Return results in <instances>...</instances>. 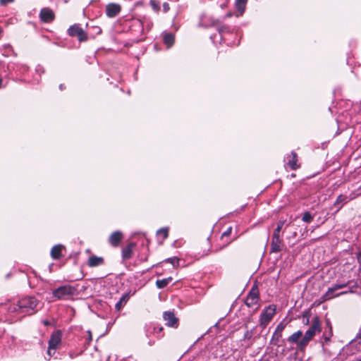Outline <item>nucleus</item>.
Returning <instances> with one entry per match:
<instances>
[{
  "label": "nucleus",
  "instance_id": "nucleus-22",
  "mask_svg": "<svg viewBox=\"0 0 361 361\" xmlns=\"http://www.w3.org/2000/svg\"><path fill=\"white\" fill-rule=\"evenodd\" d=\"M348 202V197L346 195H340L338 196L336 202H334V206L338 207L337 211H338Z\"/></svg>",
  "mask_w": 361,
  "mask_h": 361
},
{
  "label": "nucleus",
  "instance_id": "nucleus-36",
  "mask_svg": "<svg viewBox=\"0 0 361 361\" xmlns=\"http://www.w3.org/2000/svg\"><path fill=\"white\" fill-rule=\"evenodd\" d=\"M357 260L359 264V269L361 270V252H358L357 255Z\"/></svg>",
  "mask_w": 361,
  "mask_h": 361
},
{
  "label": "nucleus",
  "instance_id": "nucleus-31",
  "mask_svg": "<svg viewBox=\"0 0 361 361\" xmlns=\"http://www.w3.org/2000/svg\"><path fill=\"white\" fill-rule=\"evenodd\" d=\"M310 313L309 312H305L302 314V319H303L302 322L305 325H307L310 323Z\"/></svg>",
  "mask_w": 361,
  "mask_h": 361
},
{
  "label": "nucleus",
  "instance_id": "nucleus-48",
  "mask_svg": "<svg viewBox=\"0 0 361 361\" xmlns=\"http://www.w3.org/2000/svg\"><path fill=\"white\" fill-rule=\"evenodd\" d=\"M356 361H361V357L358 360H357Z\"/></svg>",
  "mask_w": 361,
  "mask_h": 361
},
{
  "label": "nucleus",
  "instance_id": "nucleus-5",
  "mask_svg": "<svg viewBox=\"0 0 361 361\" xmlns=\"http://www.w3.org/2000/svg\"><path fill=\"white\" fill-rule=\"evenodd\" d=\"M276 312V307L274 305H269L264 310L259 317V326L264 329L267 327L268 324L271 321L274 315Z\"/></svg>",
  "mask_w": 361,
  "mask_h": 361
},
{
  "label": "nucleus",
  "instance_id": "nucleus-18",
  "mask_svg": "<svg viewBox=\"0 0 361 361\" xmlns=\"http://www.w3.org/2000/svg\"><path fill=\"white\" fill-rule=\"evenodd\" d=\"M219 20L212 17L204 16L202 17L200 21L201 25L207 27L210 26H215L218 25Z\"/></svg>",
  "mask_w": 361,
  "mask_h": 361
},
{
  "label": "nucleus",
  "instance_id": "nucleus-47",
  "mask_svg": "<svg viewBox=\"0 0 361 361\" xmlns=\"http://www.w3.org/2000/svg\"><path fill=\"white\" fill-rule=\"evenodd\" d=\"M139 23L142 26V22L141 20H138Z\"/></svg>",
  "mask_w": 361,
  "mask_h": 361
},
{
  "label": "nucleus",
  "instance_id": "nucleus-16",
  "mask_svg": "<svg viewBox=\"0 0 361 361\" xmlns=\"http://www.w3.org/2000/svg\"><path fill=\"white\" fill-rule=\"evenodd\" d=\"M302 331H298L295 333H293L292 335H290L287 341L290 343H295L298 345V348L300 350V340L302 338Z\"/></svg>",
  "mask_w": 361,
  "mask_h": 361
},
{
  "label": "nucleus",
  "instance_id": "nucleus-2",
  "mask_svg": "<svg viewBox=\"0 0 361 361\" xmlns=\"http://www.w3.org/2000/svg\"><path fill=\"white\" fill-rule=\"evenodd\" d=\"M320 331L321 322L319 318L317 316H316L312 319L310 327L306 331L302 338L300 340V350L303 351L305 349L306 346L308 345L309 342L314 336L316 332H319Z\"/></svg>",
  "mask_w": 361,
  "mask_h": 361
},
{
  "label": "nucleus",
  "instance_id": "nucleus-13",
  "mask_svg": "<svg viewBox=\"0 0 361 361\" xmlns=\"http://www.w3.org/2000/svg\"><path fill=\"white\" fill-rule=\"evenodd\" d=\"M39 18L44 23L52 22L55 18V15L52 10L49 8H43L39 13Z\"/></svg>",
  "mask_w": 361,
  "mask_h": 361
},
{
  "label": "nucleus",
  "instance_id": "nucleus-35",
  "mask_svg": "<svg viewBox=\"0 0 361 361\" xmlns=\"http://www.w3.org/2000/svg\"><path fill=\"white\" fill-rule=\"evenodd\" d=\"M232 231V227L230 226L227 228L226 231H224L221 235V238H224V237L229 236L231 234Z\"/></svg>",
  "mask_w": 361,
  "mask_h": 361
},
{
  "label": "nucleus",
  "instance_id": "nucleus-10",
  "mask_svg": "<svg viewBox=\"0 0 361 361\" xmlns=\"http://www.w3.org/2000/svg\"><path fill=\"white\" fill-rule=\"evenodd\" d=\"M286 324L283 322H281L276 326L275 331L271 339V343L274 345H278V343L280 341L282 336V332L285 329Z\"/></svg>",
  "mask_w": 361,
  "mask_h": 361
},
{
  "label": "nucleus",
  "instance_id": "nucleus-42",
  "mask_svg": "<svg viewBox=\"0 0 361 361\" xmlns=\"http://www.w3.org/2000/svg\"><path fill=\"white\" fill-rule=\"evenodd\" d=\"M326 324L329 328V329H332L331 324L329 320H326Z\"/></svg>",
  "mask_w": 361,
  "mask_h": 361
},
{
  "label": "nucleus",
  "instance_id": "nucleus-32",
  "mask_svg": "<svg viewBox=\"0 0 361 361\" xmlns=\"http://www.w3.org/2000/svg\"><path fill=\"white\" fill-rule=\"evenodd\" d=\"M333 335L332 329H329L328 332H324L323 337L325 342H329L330 341L331 337Z\"/></svg>",
  "mask_w": 361,
  "mask_h": 361
},
{
  "label": "nucleus",
  "instance_id": "nucleus-45",
  "mask_svg": "<svg viewBox=\"0 0 361 361\" xmlns=\"http://www.w3.org/2000/svg\"><path fill=\"white\" fill-rule=\"evenodd\" d=\"M232 16V13H228L226 15V17H231Z\"/></svg>",
  "mask_w": 361,
  "mask_h": 361
},
{
  "label": "nucleus",
  "instance_id": "nucleus-12",
  "mask_svg": "<svg viewBox=\"0 0 361 361\" xmlns=\"http://www.w3.org/2000/svg\"><path fill=\"white\" fill-rule=\"evenodd\" d=\"M121 7L119 4L110 3L106 6V14L109 18H114L119 14Z\"/></svg>",
  "mask_w": 361,
  "mask_h": 361
},
{
  "label": "nucleus",
  "instance_id": "nucleus-14",
  "mask_svg": "<svg viewBox=\"0 0 361 361\" xmlns=\"http://www.w3.org/2000/svg\"><path fill=\"white\" fill-rule=\"evenodd\" d=\"M123 237V235L122 232L119 231H114L110 235L109 238V243L113 247H118L122 240Z\"/></svg>",
  "mask_w": 361,
  "mask_h": 361
},
{
  "label": "nucleus",
  "instance_id": "nucleus-37",
  "mask_svg": "<svg viewBox=\"0 0 361 361\" xmlns=\"http://www.w3.org/2000/svg\"><path fill=\"white\" fill-rule=\"evenodd\" d=\"M169 9H170L169 4L168 3H166V2L164 3L163 4V11H164V12L166 13V12H168L169 11Z\"/></svg>",
  "mask_w": 361,
  "mask_h": 361
},
{
  "label": "nucleus",
  "instance_id": "nucleus-28",
  "mask_svg": "<svg viewBox=\"0 0 361 361\" xmlns=\"http://www.w3.org/2000/svg\"><path fill=\"white\" fill-rule=\"evenodd\" d=\"M284 223H285V221H282V220H280L277 223V226L275 228L273 235H280V233H281V230L283 228Z\"/></svg>",
  "mask_w": 361,
  "mask_h": 361
},
{
  "label": "nucleus",
  "instance_id": "nucleus-9",
  "mask_svg": "<svg viewBox=\"0 0 361 361\" xmlns=\"http://www.w3.org/2000/svg\"><path fill=\"white\" fill-rule=\"evenodd\" d=\"M259 300V291L257 288L252 287L249 292L246 300L245 305L250 307L256 305Z\"/></svg>",
  "mask_w": 361,
  "mask_h": 361
},
{
  "label": "nucleus",
  "instance_id": "nucleus-25",
  "mask_svg": "<svg viewBox=\"0 0 361 361\" xmlns=\"http://www.w3.org/2000/svg\"><path fill=\"white\" fill-rule=\"evenodd\" d=\"M172 281L171 277H168L166 279H159L156 281V286L158 288H164L168 286V284Z\"/></svg>",
  "mask_w": 361,
  "mask_h": 361
},
{
  "label": "nucleus",
  "instance_id": "nucleus-7",
  "mask_svg": "<svg viewBox=\"0 0 361 361\" xmlns=\"http://www.w3.org/2000/svg\"><path fill=\"white\" fill-rule=\"evenodd\" d=\"M68 34L71 37H77L80 42L87 40V33L79 25L75 24L71 26L68 30Z\"/></svg>",
  "mask_w": 361,
  "mask_h": 361
},
{
  "label": "nucleus",
  "instance_id": "nucleus-20",
  "mask_svg": "<svg viewBox=\"0 0 361 361\" xmlns=\"http://www.w3.org/2000/svg\"><path fill=\"white\" fill-rule=\"evenodd\" d=\"M63 247L61 245H54L51 250V256L54 259H59L61 257V251Z\"/></svg>",
  "mask_w": 361,
  "mask_h": 361
},
{
  "label": "nucleus",
  "instance_id": "nucleus-40",
  "mask_svg": "<svg viewBox=\"0 0 361 361\" xmlns=\"http://www.w3.org/2000/svg\"><path fill=\"white\" fill-rule=\"evenodd\" d=\"M42 323L44 324V326H47L51 325L50 322L48 320H44V321H42Z\"/></svg>",
  "mask_w": 361,
  "mask_h": 361
},
{
  "label": "nucleus",
  "instance_id": "nucleus-44",
  "mask_svg": "<svg viewBox=\"0 0 361 361\" xmlns=\"http://www.w3.org/2000/svg\"><path fill=\"white\" fill-rule=\"evenodd\" d=\"M209 250H209V249H208V250H207V251L205 253H204V254H202V257H204V256L208 255Z\"/></svg>",
  "mask_w": 361,
  "mask_h": 361
},
{
  "label": "nucleus",
  "instance_id": "nucleus-3",
  "mask_svg": "<svg viewBox=\"0 0 361 361\" xmlns=\"http://www.w3.org/2000/svg\"><path fill=\"white\" fill-rule=\"evenodd\" d=\"M62 333L60 330L54 331L49 341L47 353L49 357L55 354L56 349L61 345Z\"/></svg>",
  "mask_w": 361,
  "mask_h": 361
},
{
  "label": "nucleus",
  "instance_id": "nucleus-39",
  "mask_svg": "<svg viewBox=\"0 0 361 361\" xmlns=\"http://www.w3.org/2000/svg\"><path fill=\"white\" fill-rule=\"evenodd\" d=\"M14 0H0V3L2 5H5L8 3H11V2H13Z\"/></svg>",
  "mask_w": 361,
  "mask_h": 361
},
{
  "label": "nucleus",
  "instance_id": "nucleus-33",
  "mask_svg": "<svg viewBox=\"0 0 361 361\" xmlns=\"http://www.w3.org/2000/svg\"><path fill=\"white\" fill-rule=\"evenodd\" d=\"M252 336H253L252 330H251V331L247 330L245 331V333L244 334L243 339L244 340H250V339H251Z\"/></svg>",
  "mask_w": 361,
  "mask_h": 361
},
{
  "label": "nucleus",
  "instance_id": "nucleus-30",
  "mask_svg": "<svg viewBox=\"0 0 361 361\" xmlns=\"http://www.w3.org/2000/svg\"><path fill=\"white\" fill-rule=\"evenodd\" d=\"M158 235H162L164 239H166L169 236V230L168 228H161L157 231Z\"/></svg>",
  "mask_w": 361,
  "mask_h": 361
},
{
  "label": "nucleus",
  "instance_id": "nucleus-23",
  "mask_svg": "<svg viewBox=\"0 0 361 361\" xmlns=\"http://www.w3.org/2000/svg\"><path fill=\"white\" fill-rule=\"evenodd\" d=\"M174 39V35L171 33H165L164 35V42L168 48H170L173 46Z\"/></svg>",
  "mask_w": 361,
  "mask_h": 361
},
{
  "label": "nucleus",
  "instance_id": "nucleus-19",
  "mask_svg": "<svg viewBox=\"0 0 361 361\" xmlns=\"http://www.w3.org/2000/svg\"><path fill=\"white\" fill-rule=\"evenodd\" d=\"M130 299L129 293H124L119 300L116 303L115 308L117 311H120L127 303Z\"/></svg>",
  "mask_w": 361,
  "mask_h": 361
},
{
  "label": "nucleus",
  "instance_id": "nucleus-15",
  "mask_svg": "<svg viewBox=\"0 0 361 361\" xmlns=\"http://www.w3.org/2000/svg\"><path fill=\"white\" fill-rule=\"evenodd\" d=\"M136 246L135 243H130L122 250V258L124 260L129 259L132 257L133 249Z\"/></svg>",
  "mask_w": 361,
  "mask_h": 361
},
{
  "label": "nucleus",
  "instance_id": "nucleus-29",
  "mask_svg": "<svg viewBox=\"0 0 361 361\" xmlns=\"http://www.w3.org/2000/svg\"><path fill=\"white\" fill-rule=\"evenodd\" d=\"M302 219L304 222L310 223L312 221L313 216L309 212H307L304 213Z\"/></svg>",
  "mask_w": 361,
  "mask_h": 361
},
{
  "label": "nucleus",
  "instance_id": "nucleus-4",
  "mask_svg": "<svg viewBox=\"0 0 361 361\" xmlns=\"http://www.w3.org/2000/svg\"><path fill=\"white\" fill-rule=\"evenodd\" d=\"M75 289L69 286H62L52 291L53 297L57 300H64L75 293Z\"/></svg>",
  "mask_w": 361,
  "mask_h": 361
},
{
  "label": "nucleus",
  "instance_id": "nucleus-34",
  "mask_svg": "<svg viewBox=\"0 0 361 361\" xmlns=\"http://www.w3.org/2000/svg\"><path fill=\"white\" fill-rule=\"evenodd\" d=\"M150 5L155 11H158L159 10V3L157 2L155 0H151Z\"/></svg>",
  "mask_w": 361,
  "mask_h": 361
},
{
  "label": "nucleus",
  "instance_id": "nucleus-41",
  "mask_svg": "<svg viewBox=\"0 0 361 361\" xmlns=\"http://www.w3.org/2000/svg\"><path fill=\"white\" fill-rule=\"evenodd\" d=\"M154 331H157V332H161L163 331V327L162 326H160V327H154Z\"/></svg>",
  "mask_w": 361,
  "mask_h": 361
},
{
  "label": "nucleus",
  "instance_id": "nucleus-26",
  "mask_svg": "<svg viewBox=\"0 0 361 361\" xmlns=\"http://www.w3.org/2000/svg\"><path fill=\"white\" fill-rule=\"evenodd\" d=\"M217 30L221 35L231 32V28L227 25H221L218 27Z\"/></svg>",
  "mask_w": 361,
  "mask_h": 361
},
{
  "label": "nucleus",
  "instance_id": "nucleus-43",
  "mask_svg": "<svg viewBox=\"0 0 361 361\" xmlns=\"http://www.w3.org/2000/svg\"><path fill=\"white\" fill-rule=\"evenodd\" d=\"M230 243H231V241L228 242V243H226V246L227 245H228ZM224 247H225V245L220 247H219V249H218L216 251H218V250H221V249H223Z\"/></svg>",
  "mask_w": 361,
  "mask_h": 361
},
{
  "label": "nucleus",
  "instance_id": "nucleus-21",
  "mask_svg": "<svg viewBox=\"0 0 361 361\" xmlns=\"http://www.w3.org/2000/svg\"><path fill=\"white\" fill-rule=\"evenodd\" d=\"M290 157L291 158L288 160V164L289 165L292 170H296L298 168L300 167V165L297 164L298 155L296 152L293 151L291 152Z\"/></svg>",
  "mask_w": 361,
  "mask_h": 361
},
{
  "label": "nucleus",
  "instance_id": "nucleus-6",
  "mask_svg": "<svg viewBox=\"0 0 361 361\" xmlns=\"http://www.w3.org/2000/svg\"><path fill=\"white\" fill-rule=\"evenodd\" d=\"M348 284V283H336L334 286L329 288L328 290L322 295V301L324 302L336 296H339L340 295L346 293V292H341L337 294H335L334 293L338 289L346 287Z\"/></svg>",
  "mask_w": 361,
  "mask_h": 361
},
{
  "label": "nucleus",
  "instance_id": "nucleus-11",
  "mask_svg": "<svg viewBox=\"0 0 361 361\" xmlns=\"http://www.w3.org/2000/svg\"><path fill=\"white\" fill-rule=\"evenodd\" d=\"M164 320L166 325L170 327L176 328L178 325V319L175 316L173 312H164L163 314Z\"/></svg>",
  "mask_w": 361,
  "mask_h": 361
},
{
  "label": "nucleus",
  "instance_id": "nucleus-24",
  "mask_svg": "<svg viewBox=\"0 0 361 361\" xmlns=\"http://www.w3.org/2000/svg\"><path fill=\"white\" fill-rule=\"evenodd\" d=\"M247 2V0H235V5L240 15H242L245 11Z\"/></svg>",
  "mask_w": 361,
  "mask_h": 361
},
{
  "label": "nucleus",
  "instance_id": "nucleus-17",
  "mask_svg": "<svg viewBox=\"0 0 361 361\" xmlns=\"http://www.w3.org/2000/svg\"><path fill=\"white\" fill-rule=\"evenodd\" d=\"M104 259L102 257L92 255L89 257L87 265L90 267H98L104 264Z\"/></svg>",
  "mask_w": 361,
  "mask_h": 361
},
{
  "label": "nucleus",
  "instance_id": "nucleus-38",
  "mask_svg": "<svg viewBox=\"0 0 361 361\" xmlns=\"http://www.w3.org/2000/svg\"><path fill=\"white\" fill-rule=\"evenodd\" d=\"M87 341L90 343L92 340V335L90 331H87Z\"/></svg>",
  "mask_w": 361,
  "mask_h": 361
},
{
  "label": "nucleus",
  "instance_id": "nucleus-27",
  "mask_svg": "<svg viewBox=\"0 0 361 361\" xmlns=\"http://www.w3.org/2000/svg\"><path fill=\"white\" fill-rule=\"evenodd\" d=\"M164 262L171 264L173 267H177L179 266V259L176 257L167 258L164 260Z\"/></svg>",
  "mask_w": 361,
  "mask_h": 361
},
{
  "label": "nucleus",
  "instance_id": "nucleus-1",
  "mask_svg": "<svg viewBox=\"0 0 361 361\" xmlns=\"http://www.w3.org/2000/svg\"><path fill=\"white\" fill-rule=\"evenodd\" d=\"M38 300L35 297H26L18 300L11 307V311L18 312L25 314L32 315L36 312L35 308Z\"/></svg>",
  "mask_w": 361,
  "mask_h": 361
},
{
  "label": "nucleus",
  "instance_id": "nucleus-46",
  "mask_svg": "<svg viewBox=\"0 0 361 361\" xmlns=\"http://www.w3.org/2000/svg\"><path fill=\"white\" fill-rule=\"evenodd\" d=\"M59 88H60L61 90H63V85H61L59 86Z\"/></svg>",
  "mask_w": 361,
  "mask_h": 361
},
{
  "label": "nucleus",
  "instance_id": "nucleus-8",
  "mask_svg": "<svg viewBox=\"0 0 361 361\" xmlns=\"http://www.w3.org/2000/svg\"><path fill=\"white\" fill-rule=\"evenodd\" d=\"M283 241L281 235H273L270 247V252L278 253L281 251L283 247Z\"/></svg>",
  "mask_w": 361,
  "mask_h": 361
}]
</instances>
